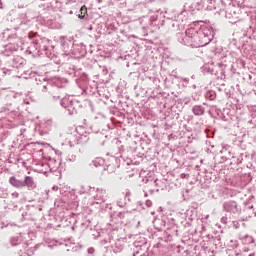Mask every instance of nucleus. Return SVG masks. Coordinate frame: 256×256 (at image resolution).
<instances>
[{"mask_svg":"<svg viewBox=\"0 0 256 256\" xmlns=\"http://www.w3.org/2000/svg\"><path fill=\"white\" fill-rule=\"evenodd\" d=\"M9 183L10 185H12L13 187H16L17 189L23 187V181L16 179L15 176H12L9 179Z\"/></svg>","mask_w":256,"mask_h":256,"instance_id":"nucleus-2","label":"nucleus"},{"mask_svg":"<svg viewBox=\"0 0 256 256\" xmlns=\"http://www.w3.org/2000/svg\"><path fill=\"white\" fill-rule=\"evenodd\" d=\"M23 187H28V189H35L37 185H35V181H33L32 177L26 176L23 181Z\"/></svg>","mask_w":256,"mask_h":256,"instance_id":"nucleus-1","label":"nucleus"},{"mask_svg":"<svg viewBox=\"0 0 256 256\" xmlns=\"http://www.w3.org/2000/svg\"><path fill=\"white\" fill-rule=\"evenodd\" d=\"M85 15H87V6H82L80 8V14L78 15L79 19H85Z\"/></svg>","mask_w":256,"mask_h":256,"instance_id":"nucleus-3","label":"nucleus"}]
</instances>
